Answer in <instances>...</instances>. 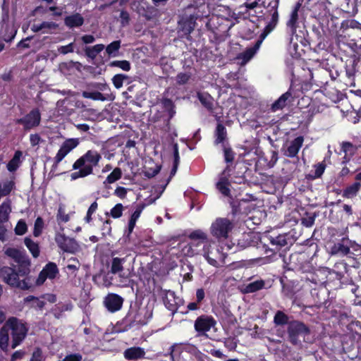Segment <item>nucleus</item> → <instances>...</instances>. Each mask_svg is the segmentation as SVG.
Masks as SVG:
<instances>
[{"instance_id": "1", "label": "nucleus", "mask_w": 361, "mask_h": 361, "mask_svg": "<svg viewBox=\"0 0 361 361\" xmlns=\"http://www.w3.org/2000/svg\"><path fill=\"white\" fill-rule=\"evenodd\" d=\"M191 242L183 248L185 255L192 257L202 255L211 265H216V259L209 256V241L207 234L201 230H195L189 235Z\"/></svg>"}, {"instance_id": "2", "label": "nucleus", "mask_w": 361, "mask_h": 361, "mask_svg": "<svg viewBox=\"0 0 361 361\" xmlns=\"http://www.w3.org/2000/svg\"><path fill=\"white\" fill-rule=\"evenodd\" d=\"M4 325L8 331H11V348L14 349L25 339L28 329L22 320L14 317H9Z\"/></svg>"}, {"instance_id": "3", "label": "nucleus", "mask_w": 361, "mask_h": 361, "mask_svg": "<svg viewBox=\"0 0 361 361\" xmlns=\"http://www.w3.org/2000/svg\"><path fill=\"white\" fill-rule=\"evenodd\" d=\"M309 328L302 322L292 321L288 323V334L290 342L293 345H300L301 338L305 341V336L310 334Z\"/></svg>"}, {"instance_id": "4", "label": "nucleus", "mask_w": 361, "mask_h": 361, "mask_svg": "<svg viewBox=\"0 0 361 361\" xmlns=\"http://www.w3.org/2000/svg\"><path fill=\"white\" fill-rule=\"evenodd\" d=\"M233 228V223L226 218H217L211 225L212 235L218 238H226Z\"/></svg>"}, {"instance_id": "5", "label": "nucleus", "mask_w": 361, "mask_h": 361, "mask_svg": "<svg viewBox=\"0 0 361 361\" xmlns=\"http://www.w3.org/2000/svg\"><path fill=\"white\" fill-rule=\"evenodd\" d=\"M102 156L96 150H88L85 154L80 157L73 165V169L76 170L84 166H90L93 167L97 166Z\"/></svg>"}, {"instance_id": "6", "label": "nucleus", "mask_w": 361, "mask_h": 361, "mask_svg": "<svg viewBox=\"0 0 361 361\" xmlns=\"http://www.w3.org/2000/svg\"><path fill=\"white\" fill-rule=\"evenodd\" d=\"M55 240L58 246L66 252L75 254L78 252L80 247L79 244L73 238L66 237L61 233H57Z\"/></svg>"}, {"instance_id": "7", "label": "nucleus", "mask_w": 361, "mask_h": 361, "mask_svg": "<svg viewBox=\"0 0 361 361\" xmlns=\"http://www.w3.org/2000/svg\"><path fill=\"white\" fill-rule=\"evenodd\" d=\"M41 121V114L38 109H34L21 118L16 120V123L23 126L25 130H28L38 126Z\"/></svg>"}, {"instance_id": "8", "label": "nucleus", "mask_w": 361, "mask_h": 361, "mask_svg": "<svg viewBox=\"0 0 361 361\" xmlns=\"http://www.w3.org/2000/svg\"><path fill=\"white\" fill-rule=\"evenodd\" d=\"M216 324V322L212 316L202 315L195 321L194 328L198 335L202 336L206 335V333L214 327Z\"/></svg>"}, {"instance_id": "9", "label": "nucleus", "mask_w": 361, "mask_h": 361, "mask_svg": "<svg viewBox=\"0 0 361 361\" xmlns=\"http://www.w3.org/2000/svg\"><path fill=\"white\" fill-rule=\"evenodd\" d=\"M79 145L78 138H69L66 140L61 145L56 153L54 160L56 166L61 162L63 158Z\"/></svg>"}, {"instance_id": "10", "label": "nucleus", "mask_w": 361, "mask_h": 361, "mask_svg": "<svg viewBox=\"0 0 361 361\" xmlns=\"http://www.w3.org/2000/svg\"><path fill=\"white\" fill-rule=\"evenodd\" d=\"M58 274L59 269L56 264L54 262H49L40 271L36 279V284L37 286L43 284L47 279H54Z\"/></svg>"}, {"instance_id": "11", "label": "nucleus", "mask_w": 361, "mask_h": 361, "mask_svg": "<svg viewBox=\"0 0 361 361\" xmlns=\"http://www.w3.org/2000/svg\"><path fill=\"white\" fill-rule=\"evenodd\" d=\"M123 302V298L115 293L108 294L104 300V306L111 312L120 310L122 307Z\"/></svg>"}, {"instance_id": "12", "label": "nucleus", "mask_w": 361, "mask_h": 361, "mask_svg": "<svg viewBox=\"0 0 361 361\" xmlns=\"http://www.w3.org/2000/svg\"><path fill=\"white\" fill-rule=\"evenodd\" d=\"M303 142L304 137L302 136H298L290 142L287 143L284 155L288 157H296L300 149L302 146Z\"/></svg>"}, {"instance_id": "13", "label": "nucleus", "mask_w": 361, "mask_h": 361, "mask_svg": "<svg viewBox=\"0 0 361 361\" xmlns=\"http://www.w3.org/2000/svg\"><path fill=\"white\" fill-rule=\"evenodd\" d=\"M262 40V39H258L253 47L247 48L245 51L238 56L237 59L241 61L240 62V65H245L255 56L259 49Z\"/></svg>"}, {"instance_id": "14", "label": "nucleus", "mask_w": 361, "mask_h": 361, "mask_svg": "<svg viewBox=\"0 0 361 361\" xmlns=\"http://www.w3.org/2000/svg\"><path fill=\"white\" fill-rule=\"evenodd\" d=\"M178 298L176 297L175 293L171 290H164L163 301L165 307L173 313H175L178 309Z\"/></svg>"}, {"instance_id": "15", "label": "nucleus", "mask_w": 361, "mask_h": 361, "mask_svg": "<svg viewBox=\"0 0 361 361\" xmlns=\"http://www.w3.org/2000/svg\"><path fill=\"white\" fill-rule=\"evenodd\" d=\"M18 277L16 271L9 267H3L0 269V278L11 286L16 284Z\"/></svg>"}, {"instance_id": "16", "label": "nucleus", "mask_w": 361, "mask_h": 361, "mask_svg": "<svg viewBox=\"0 0 361 361\" xmlns=\"http://www.w3.org/2000/svg\"><path fill=\"white\" fill-rule=\"evenodd\" d=\"M229 167L227 166L219 176V180L216 183V188L225 196H229L230 190L228 188L229 183L228 177L229 176Z\"/></svg>"}, {"instance_id": "17", "label": "nucleus", "mask_w": 361, "mask_h": 361, "mask_svg": "<svg viewBox=\"0 0 361 361\" xmlns=\"http://www.w3.org/2000/svg\"><path fill=\"white\" fill-rule=\"evenodd\" d=\"M152 317V310L148 307L140 308L133 317V323L140 325L146 324Z\"/></svg>"}, {"instance_id": "18", "label": "nucleus", "mask_w": 361, "mask_h": 361, "mask_svg": "<svg viewBox=\"0 0 361 361\" xmlns=\"http://www.w3.org/2000/svg\"><path fill=\"white\" fill-rule=\"evenodd\" d=\"M145 355V350L140 347L128 348L123 352V356L127 360H137L143 358Z\"/></svg>"}, {"instance_id": "19", "label": "nucleus", "mask_w": 361, "mask_h": 361, "mask_svg": "<svg viewBox=\"0 0 361 361\" xmlns=\"http://www.w3.org/2000/svg\"><path fill=\"white\" fill-rule=\"evenodd\" d=\"M84 23V18L80 13H74L64 18V24L69 28L79 27Z\"/></svg>"}, {"instance_id": "20", "label": "nucleus", "mask_w": 361, "mask_h": 361, "mask_svg": "<svg viewBox=\"0 0 361 361\" xmlns=\"http://www.w3.org/2000/svg\"><path fill=\"white\" fill-rule=\"evenodd\" d=\"M58 25L54 22L44 21L40 24H33L31 26V30L34 32L42 31L43 33H47L49 30H55Z\"/></svg>"}, {"instance_id": "21", "label": "nucleus", "mask_w": 361, "mask_h": 361, "mask_svg": "<svg viewBox=\"0 0 361 361\" xmlns=\"http://www.w3.org/2000/svg\"><path fill=\"white\" fill-rule=\"evenodd\" d=\"M11 212V201L10 199H6L0 205V223L8 221L9 214Z\"/></svg>"}, {"instance_id": "22", "label": "nucleus", "mask_w": 361, "mask_h": 361, "mask_svg": "<svg viewBox=\"0 0 361 361\" xmlns=\"http://www.w3.org/2000/svg\"><path fill=\"white\" fill-rule=\"evenodd\" d=\"M197 98L201 104L209 111H212L214 101L212 97L207 92H198Z\"/></svg>"}, {"instance_id": "23", "label": "nucleus", "mask_w": 361, "mask_h": 361, "mask_svg": "<svg viewBox=\"0 0 361 361\" xmlns=\"http://www.w3.org/2000/svg\"><path fill=\"white\" fill-rule=\"evenodd\" d=\"M290 239L286 234H280L276 237H271L270 242L272 245L276 246V250L281 249L282 247L287 245L290 243Z\"/></svg>"}, {"instance_id": "24", "label": "nucleus", "mask_w": 361, "mask_h": 361, "mask_svg": "<svg viewBox=\"0 0 361 361\" xmlns=\"http://www.w3.org/2000/svg\"><path fill=\"white\" fill-rule=\"evenodd\" d=\"M291 97V93L288 91L283 94L274 103L271 105L272 111H276L283 109L286 105L287 100Z\"/></svg>"}, {"instance_id": "25", "label": "nucleus", "mask_w": 361, "mask_h": 361, "mask_svg": "<svg viewBox=\"0 0 361 361\" xmlns=\"http://www.w3.org/2000/svg\"><path fill=\"white\" fill-rule=\"evenodd\" d=\"M350 252V247L341 243H336L331 247V254L332 255L345 256L348 255Z\"/></svg>"}, {"instance_id": "26", "label": "nucleus", "mask_w": 361, "mask_h": 361, "mask_svg": "<svg viewBox=\"0 0 361 361\" xmlns=\"http://www.w3.org/2000/svg\"><path fill=\"white\" fill-rule=\"evenodd\" d=\"M121 47V40H116L108 44L105 49L109 57H116L118 56L119 49Z\"/></svg>"}, {"instance_id": "27", "label": "nucleus", "mask_w": 361, "mask_h": 361, "mask_svg": "<svg viewBox=\"0 0 361 361\" xmlns=\"http://www.w3.org/2000/svg\"><path fill=\"white\" fill-rule=\"evenodd\" d=\"M265 283L263 280H257L250 282L245 286L244 293H252L262 289L264 287Z\"/></svg>"}, {"instance_id": "28", "label": "nucleus", "mask_w": 361, "mask_h": 361, "mask_svg": "<svg viewBox=\"0 0 361 361\" xmlns=\"http://www.w3.org/2000/svg\"><path fill=\"white\" fill-rule=\"evenodd\" d=\"M9 342V331L4 325L0 329V348L4 351H7Z\"/></svg>"}, {"instance_id": "29", "label": "nucleus", "mask_w": 361, "mask_h": 361, "mask_svg": "<svg viewBox=\"0 0 361 361\" xmlns=\"http://www.w3.org/2000/svg\"><path fill=\"white\" fill-rule=\"evenodd\" d=\"M104 44H98L92 47H87L85 49V52L87 57L94 59L97 54L104 50Z\"/></svg>"}, {"instance_id": "30", "label": "nucleus", "mask_w": 361, "mask_h": 361, "mask_svg": "<svg viewBox=\"0 0 361 361\" xmlns=\"http://www.w3.org/2000/svg\"><path fill=\"white\" fill-rule=\"evenodd\" d=\"M215 135V144L222 143L226 138L227 133L226 128L221 123H218L216 130L214 133Z\"/></svg>"}, {"instance_id": "31", "label": "nucleus", "mask_w": 361, "mask_h": 361, "mask_svg": "<svg viewBox=\"0 0 361 361\" xmlns=\"http://www.w3.org/2000/svg\"><path fill=\"white\" fill-rule=\"evenodd\" d=\"M361 188V184L358 182L348 186L343 192V196L346 198L355 197Z\"/></svg>"}, {"instance_id": "32", "label": "nucleus", "mask_w": 361, "mask_h": 361, "mask_svg": "<svg viewBox=\"0 0 361 361\" xmlns=\"http://www.w3.org/2000/svg\"><path fill=\"white\" fill-rule=\"evenodd\" d=\"M300 6V4H298L295 6L294 10L292 11V13L290 14V18L287 23V26L290 29V31L292 33H294L295 32L296 23H297L298 19V9H299Z\"/></svg>"}, {"instance_id": "33", "label": "nucleus", "mask_w": 361, "mask_h": 361, "mask_svg": "<svg viewBox=\"0 0 361 361\" xmlns=\"http://www.w3.org/2000/svg\"><path fill=\"white\" fill-rule=\"evenodd\" d=\"M125 258L114 257L112 259L111 265V273L116 274L117 273L122 272L123 271V263L125 262Z\"/></svg>"}, {"instance_id": "34", "label": "nucleus", "mask_w": 361, "mask_h": 361, "mask_svg": "<svg viewBox=\"0 0 361 361\" xmlns=\"http://www.w3.org/2000/svg\"><path fill=\"white\" fill-rule=\"evenodd\" d=\"M79 169V171L71 173V180H76L79 178H84L92 173V169L90 166H84Z\"/></svg>"}, {"instance_id": "35", "label": "nucleus", "mask_w": 361, "mask_h": 361, "mask_svg": "<svg viewBox=\"0 0 361 361\" xmlns=\"http://www.w3.org/2000/svg\"><path fill=\"white\" fill-rule=\"evenodd\" d=\"M25 245L28 248L31 254L35 258L39 255V247L37 243L34 242L30 238H25L24 240Z\"/></svg>"}, {"instance_id": "36", "label": "nucleus", "mask_w": 361, "mask_h": 361, "mask_svg": "<svg viewBox=\"0 0 361 361\" xmlns=\"http://www.w3.org/2000/svg\"><path fill=\"white\" fill-rule=\"evenodd\" d=\"M21 155H22V153L20 151H16L15 152L13 157L11 159V160L7 164V169L9 171L13 172V171H16L17 169L19 167L20 159Z\"/></svg>"}, {"instance_id": "37", "label": "nucleus", "mask_w": 361, "mask_h": 361, "mask_svg": "<svg viewBox=\"0 0 361 361\" xmlns=\"http://www.w3.org/2000/svg\"><path fill=\"white\" fill-rule=\"evenodd\" d=\"M122 171L120 168H115L112 172L106 177L104 182V184L109 183L111 184L121 179L122 177Z\"/></svg>"}, {"instance_id": "38", "label": "nucleus", "mask_w": 361, "mask_h": 361, "mask_svg": "<svg viewBox=\"0 0 361 361\" xmlns=\"http://www.w3.org/2000/svg\"><path fill=\"white\" fill-rule=\"evenodd\" d=\"M109 66L111 68L116 67L124 71H129L131 69V64L127 60L112 61L109 63Z\"/></svg>"}, {"instance_id": "39", "label": "nucleus", "mask_w": 361, "mask_h": 361, "mask_svg": "<svg viewBox=\"0 0 361 361\" xmlns=\"http://www.w3.org/2000/svg\"><path fill=\"white\" fill-rule=\"evenodd\" d=\"M15 183L13 180L5 181L0 183V199L8 195L13 189Z\"/></svg>"}, {"instance_id": "40", "label": "nucleus", "mask_w": 361, "mask_h": 361, "mask_svg": "<svg viewBox=\"0 0 361 361\" xmlns=\"http://www.w3.org/2000/svg\"><path fill=\"white\" fill-rule=\"evenodd\" d=\"M33 286V280L31 277H26L25 279L20 281L18 277L16 279V284L13 285V287H17L22 290H28Z\"/></svg>"}, {"instance_id": "41", "label": "nucleus", "mask_w": 361, "mask_h": 361, "mask_svg": "<svg viewBox=\"0 0 361 361\" xmlns=\"http://www.w3.org/2000/svg\"><path fill=\"white\" fill-rule=\"evenodd\" d=\"M274 322L278 326L288 324V317L283 312L279 310L275 314Z\"/></svg>"}, {"instance_id": "42", "label": "nucleus", "mask_w": 361, "mask_h": 361, "mask_svg": "<svg viewBox=\"0 0 361 361\" xmlns=\"http://www.w3.org/2000/svg\"><path fill=\"white\" fill-rule=\"evenodd\" d=\"M173 164L172 169L171 171V177L173 176L176 174L179 162H180V157H179V153H178V144L176 143L173 145Z\"/></svg>"}, {"instance_id": "43", "label": "nucleus", "mask_w": 361, "mask_h": 361, "mask_svg": "<svg viewBox=\"0 0 361 361\" xmlns=\"http://www.w3.org/2000/svg\"><path fill=\"white\" fill-rule=\"evenodd\" d=\"M209 256L216 259V265H213L214 267H219V262H224V255L220 252L218 249L212 248L211 245L209 244Z\"/></svg>"}, {"instance_id": "44", "label": "nucleus", "mask_w": 361, "mask_h": 361, "mask_svg": "<svg viewBox=\"0 0 361 361\" xmlns=\"http://www.w3.org/2000/svg\"><path fill=\"white\" fill-rule=\"evenodd\" d=\"M118 278V286L121 287H128L130 284V273H126L123 271L116 274Z\"/></svg>"}, {"instance_id": "45", "label": "nucleus", "mask_w": 361, "mask_h": 361, "mask_svg": "<svg viewBox=\"0 0 361 361\" xmlns=\"http://www.w3.org/2000/svg\"><path fill=\"white\" fill-rule=\"evenodd\" d=\"M128 79V76L124 74H116L115 75L111 80L116 89H120L124 82L125 80Z\"/></svg>"}, {"instance_id": "46", "label": "nucleus", "mask_w": 361, "mask_h": 361, "mask_svg": "<svg viewBox=\"0 0 361 361\" xmlns=\"http://www.w3.org/2000/svg\"><path fill=\"white\" fill-rule=\"evenodd\" d=\"M5 254L7 256L13 258L17 262H19L23 257L22 253L20 250L13 247H9L6 249L5 251Z\"/></svg>"}, {"instance_id": "47", "label": "nucleus", "mask_w": 361, "mask_h": 361, "mask_svg": "<svg viewBox=\"0 0 361 361\" xmlns=\"http://www.w3.org/2000/svg\"><path fill=\"white\" fill-rule=\"evenodd\" d=\"M82 97L93 100H106V97L99 92H83Z\"/></svg>"}, {"instance_id": "48", "label": "nucleus", "mask_w": 361, "mask_h": 361, "mask_svg": "<svg viewBox=\"0 0 361 361\" xmlns=\"http://www.w3.org/2000/svg\"><path fill=\"white\" fill-rule=\"evenodd\" d=\"M124 207L122 204H116L110 211V216L114 219L120 218L123 214Z\"/></svg>"}, {"instance_id": "49", "label": "nucleus", "mask_w": 361, "mask_h": 361, "mask_svg": "<svg viewBox=\"0 0 361 361\" xmlns=\"http://www.w3.org/2000/svg\"><path fill=\"white\" fill-rule=\"evenodd\" d=\"M27 227L25 221L23 219L19 220L15 228L16 234L18 235H24L27 232Z\"/></svg>"}, {"instance_id": "50", "label": "nucleus", "mask_w": 361, "mask_h": 361, "mask_svg": "<svg viewBox=\"0 0 361 361\" xmlns=\"http://www.w3.org/2000/svg\"><path fill=\"white\" fill-rule=\"evenodd\" d=\"M44 227V221L41 217H37L35 221L33 235L38 237L42 231Z\"/></svg>"}, {"instance_id": "51", "label": "nucleus", "mask_w": 361, "mask_h": 361, "mask_svg": "<svg viewBox=\"0 0 361 361\" xmlns=\"http://www.w3.org/2000/svg\"><path fill=\"white\" fill-rule=\"evenodd\" d=\"M68 262L69 263L66 266V268L71 271L73 273H75L80 269V263L78 259L71 257L68 259Z\"/></svg>"}, {"instance_id": "52", "label": "nucleus", "mask_w": 361, "mask_h": 361, "mask_svg": "<svg viewBox=\"0 0 361 361\" xmlns=\"http://www.w3.org/2000/svg\"><path fill=\"white\" fill-rule=\"evenodd\" d=\"M355 147L350 142H343L341 150L346 156H352L355 152Z\"/></svg>"}, {"instance_id": "53", "label": "nucleus", "mask_w": 361, "mask_h": 361, "mask_svg": "<svg viewBox=\"0 0 361 361\" xmlns=\"http://www.w3.org/2000/svg\"><path fill=\"white\" fill-rule=\"evenodd\" d=\"M190 78V74L187 73H180L176 76V82L179 85H184L188 82Z\"/></svg>"}, {"instance_id": "54", "label": "nucleus", "mask_w": 361, "mask_h": 361, "mask_svg": "<svg viewBox=\"0 0 361 361\" xmlns=\"http://www.w3.org/2000/svg\"><path fill=\"white\" fill-rule=\"evenodd\" d=\"M277 4H278L277 2H274V5L272 6L271 21L269 23V24L268 25L269 27L271 26L272 25L274 27L276 25V24L277 23L278 18H279V14H278L277 10H276Z\"/></svg>"}, {"instance_id": "55", "label": "nucleus", "mask_w": 361, "mask_h": 361, "mask_svg": "<svg viewBox=\"0 0 361 361\" xmlns=\"http://www.w3.org/2000/svg\"><path fill=\"white\" fill-rule=\"evenodd\" d=\"M128 190H130V189L118 186L115 189L114 195L119 197L120 199H125L126 197Z\"/></svg>"}, {"instance_id": "56", "label": "nucleus", "mask_w": 361, "mask_h": 361, "mask_svg": "<svg viewBox=\"0 0 361 361\" xmlns=\"http://www.w3.org/2000/svg\"><path fill=\"white\" fill-rule=\"evenodd\" d=\"M97 207L98 204L97 202H94L93 203H92V204L90 205L87 210V215L85 216V220L87 222H90L92 220V215L96 212Z\"/></svg>"}, {"instance_id": "57", "label": "nucleus", "mask_w": 361, "mask_h": 361, "mask_svg": "<svg viewBox=\"0 0 361 361\" xmlns=\"http://www.w3.org/2000/svg\"><path fill=\"white\" fill-rule=\"evenodd\" d=\"M74 45L73 43H70L65 46H61L58 48V51L62 54H66L73 52Z\"/></svg>"}, {"instance_id": "58", "label": "nucleus", "mask_w": 361, "mask_h": 361, "mask_svg": "<svg viewBox=\"0 0 361 361\" xmlns=\"http://www.w3.org/2000/svg\"><path fill=\"white\" fill-rule=\"evenodd\" d=\"M44 357L42 354V351L39 348L35 349L32 355V357L30 361H43Z\"/></svg>"}, {"instance_id": "59", "label": "nucleus", "mask_w": 361, "mask_h": 361, "mask_svg": "<svg viewBox=\"0 0 361 361\" xmlns=\"http://www.w3.org/2000/svg\"><path fill=\"white\" fill-rule=\"evenodd\" d=\"M82 355L79 353L70 354L66 355L63 360L59 361H81Z\"/></svg>"}, {"instance_id": "60", "label": "nucleus", "mask_w": 361, "mask_h": 361, "mask_svg": "<svg viewBox=\"0 0 361 361\" xmlns=\"http://www.w3.org/2000/svg\"><path fill=\"white\" fill-rule=\"evenodd\" d=\"M145 208V205L144 204H140L138 205L135 212L133 213V214L131 215V217H130V219L133 220V221H137V220L139 219V217L140 216V214L143 210V209Z\"/></svg>"}, {"instance_id": "61", "label": "nucleus", "mask_w": 361, "mask_h": 361, "mask_svg": "<svg viewBox=\"0 0 361 361\" xmlns=\"http://www.w3.org/2000/svg\"><path fill=\"white\" fill-rule=\"evenodd\" d=\"M224 158L226 162H231L233 160L234 156L232 150L229 148L224 149Z\"/></svg>"}, {"instance_id": "62", "label": "nucleus", "mask_w": 361, "mask_h": 361, "mask_svg": "<svg viewBox=\"0 0 361 361\" xmlns=\"http://www.w3.org/2000/svg\"><path fill=\"white\" fill-rule=\"evenodd\" d=\"M30 141L32 146H36L39 144L41 137L38 134H31L30 135Z\"/></svg>"}, {"instance_id": "63", "label": "nucleus", "mask_w": 361, "mask_h": 361, "mask_svg": "<svg viewBox=\"0 0 361 361\" xmlns=\"http://www.w3.org/2000/svg\"><path fill=\"white\" fill-rule=\"evenodd\" d=\"M314 216H308L306 218H303L302 219V223L306 227H311L314 224Z\"/></svg>"}, {"instance_id": "64", "label": "nucleus", "mask_w": 361, "mask_h": 361, "mask_svg": "<svg viewBox=\"0 0 361 361\" xmlns=\"http://www.w3.org/2000/svg\"><path fill=\"white\" fill-rule=\"evenodd\" d=\"M57 218L63 222H67L69 220L68 215L66 214L61 208L58 211Z\"/></svg>"}]
</instances>
